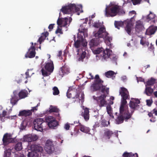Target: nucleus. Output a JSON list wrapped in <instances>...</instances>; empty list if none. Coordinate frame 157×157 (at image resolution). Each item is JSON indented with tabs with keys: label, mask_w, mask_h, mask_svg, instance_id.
<instances>
[{
	"label": "nucleus",
	"mask_w": 157,
	"mask_h": 157,
	"mask_svg": "<svg viewBox=\"0 0 157 157\" xmlns=\"http://www.w3.org/2000/svg\"><path fill=\"white\" fill-rule=\"evenodd\" d=\"M70 128V125L68 124H66L64 126V128L66 130H68Z\"/></svg>",
	"instance_id": "69168bd1"
},
{
	"label": "nucleus",
	"mask_w": 157,
	"mask_h": 157,
	"mask_svg": "<svg viewBox=\"0 0 157 157\" xmlns=\"http://www.w3.org/2000/svg\"><path fill=\"white\" fill-rule=\"evenodd\" d=\"M71 12H77L78 11L80 10V8H82L81 6H76L75 4H71Z\"/></svg>",
	"instance_id": "c756f323"
},
{
	"label": "nucleus",
	"mask_w": 157,
	"mask_h": 157,
	"mask_svg": "<svg viewBox=\"0 0 157 157\" xmlns=\"http://www.w3.org/2000/svg\"><path fill=\"white\" fill-rule=\"evenodd\" d=\"M11 150L8 149L4 151V157H11Z\"/></svg>",
	"instance_id": "ea45409f"
},
{
	"label": "nucleus",
	"mask_w": 157,
	"mask_h": 157,
	"mask_svg": "<svg viewBox=\"0 0 157 157\" xmlns=\"http://www.w3.org/2000/svg\"><path fill=\"white\" fill-rule=\"evenodd\" d=\"M54 147H49L48 145L45 147V150L46 152L49 154H52L54 151Z\"/></svg>",
	"instance_id": "2f4dec72"
},
{
	"label": "nucleus",
	"mask_w": 157,
	"mask_h": 157,
	"mask_svg": "<svg viewBox=\"0 0 157 157\" xmlns=\"http://www.w3.org/2000/svg\"><path fill=\"white\" fill-rule=\"evenodd\" d=\"M132 101H130L129 103V107L131 109L134 110L137 109L139 107L138 104L140 103V101L137 99L132 98Z\"/></svg>",
	"instance_id": "f8f14e48"
},
{
	"label": "nucleus",
	"mask_w": 157,
	"mask_h": 157,
	"mask_svg": "<svg viewBox=\"0 0 157 157\" xmlns=\"http://www.w3.org/2000/svg\"><path fill=\"white\" fill-rule=\"evenodd\" d=\"M27 156L28 157H33L34 156V151H32L31 152H29Z\"/></svg>",
	"instance_id": "4d7b16f0"
},
{
	"label": "nucleus",
	"mask_w": 157,
	"mask_h": 157,
	"mask_svg": "<svg viewBox=\"0 0 157 157\" xmlns=\"http://www.w3.org/2000/svg\"><path fill=\"white\" fill-rule=\"evenodd\" d=\"M18 100L17 98H16L15 96H14L12 97V98L10 99V103H11L13 105L16 104Z\"/></svg>",
	"instance_id": "37998d69"
},
{
	"label": "nucleus",
	"mask_w": 157,
	"mask_h": 157,
	"mask_svg": "<svg viewBox=\"0 0 157 157\" xmlns=\"http://www.w3.org/2000/svg\"><path fill=\"white\" fill-rule=\"evenodd\" d=\"M80 94L77 92L76 90H68L67 93V96L68 98H72L73 99H76L79 97Z\"/></svg>",
	"instance_id": "ddd939ff"
},
{
	"label": "nucleus",
	"mask_w": 157,
	"mask_h": 157,
	"mask_svg": "<svg viewBox=\"0 0 157 157\" xmlns=\"http://www.w3.org/2000/svg\"><path fill=\"white\" fill-rule=\"evenodd\" d=\"M82 115L84 119L86 121H87L89 119V111L87 108H85L84 111L82 113Z\"/></svg>",
	"instance_id": "5701e85b"
},
{
	"label": "nucleus",
	"mask_w": 157,
	"mask_h": 157,
	"mask_svg": "<svg viewBox=\"0 0 157 157\" xmlns=\"http://www.w3.org/2000/svg\"><path fill=\"white\" fill-rule=\"evenodd\" d=\"M102 52V57L104 59L108 58L111 55L112 51L109 49H107L105 50H103L102 48H98L94 51L95 54H97L100 53Z\"/></svg>",
	"instance_id": "9d476101"
},
{
	"label": "nucleus",
	"mask_w": 157,
	"mask_h": 157,
	"mask_svg": "<svg viewBox=\"0 0 157 157\" xmlns=\"http://www.w3.org/2000/svg\"><path fill=\"white\" fill-rule=\"evenodd\" d=\"M78 126L80 130L84 133H88L90 131V129L89 127L85 126L80 123H79Z\"/></svg>",
	"instance_id": "aec40b11"
},
{
	"label": "nucleus",
	"mask_w": 157,
	"mask_h": 157,
	"mask_svg": "<svg viewBox=\"0 0 157 157\" xmlns=\"http://www.w3.org/2000/svg\"><path fill=\"white\" fill-rule=\"evenodd\" d=\"M89 78H88L89 79H93L94 78V76L92 75L91 73H89Z\"/></svg>",
	"instance_id": "e2e57ef3"
},
{
	"label": "nucleus",
	"mask_w": 157,
	"mask_h": 157,
	"mask_svg": "<svg viewBox=\"0 0 157 157\" xmlns=\"http://www.w3.org/2000/svg\"><path fill=\"white\" fill-rule=\"evenodd\" d=\"M147 32L149 31V34L146 33V34L147 35H152L154 34L155 32V28H152L151 29H150L149 30L147 31Z\"/></svg>",
	"instance_id": "8fccbe9b"
},
{
	"label": "nucleus",
	"mask_w": 157,
	"mask_h": 157,
	"mask_svg": "<svg viewBox=\"0 0 157 157\" xmlns=\"http://www.w3.org/2000/svg\"><path fill=\"white\" fill-rule=\"evenodd\" d=\"M32 115V113L29 110H23L19 112L18 114L19 116H24L26 117Z\"/></svg>",
	"instance_id": "412c9836"
},
{
	"label": "nucleus",
	"mask_w": 157,
	"mask_h": 157,
	"mask_svg": "<svg viewBox=\"0 0 157 157\" xmlns=\"http://www.w3.org/2000/svg\"><path fill=\"white\" fill-rule=\"evenodd\" d=\"M34 126L35 129L37 131H42L43 130L44 126L46 125L47 123L44 120L41 118L35 119L33 121Z\"/></svg>",
	"instance_id": "423d86ee"
},
{
	"label": "nucleus",
	"mask_w": 157,
	"mask_h": 157,
	"mask_svg": "<svg viewBox=\"0 0 157 157\" xmlns=\"http://www.w3.org/2000/svg\"><path fill=\"white\" fill-rule=\"evenodd\" d=\"M69 69L66 66H63L61 67L59 71V75L63 77L65 74H68L69 73Z\"/></svg>",
	"instance_id": "6ab92c4d"
},
{
	"label": "nucleus",
	"mask_w": 157,
	"mask_h": 157,
	"mask_svg": "<svg viewBox=\"0 0 157 157\" xmlns=\"http://www.w3.org/2000/svg\"><path fill=\"white\" fill-rule=\"evenodd\" d=\"M106 97V95L104 93L100 96L98 97L94 96L93 98L97 101L98 104L100 107H101L104 106L107 104V101L105 100Z\"/></svg>",
	"instance_id": "6e6552de"
},
{
	"label": "nucleus",
	"mask_w": 157,
	"mask_h": 157,
	"mask_svg": "<svg viewBox=\"0 0 157 157\" xmlns=\"http://www.w3.org/2000/svg\"><path fill=\"white\" fill-rule=\"evenodd\" d=\"M123 157H138V155L137 153L133 154L132 152L128 153L124 152L123 155Z\"/></svg>",
	"instance_id": "7c9ffc66"
},
{
	"label": "nucleus",
	"mask_w": 157,
	"mask_h": 157,
	"mask_svg": "<svg viewBox=\"0 0 157 157\" xmlns=\"http://www.w3.org/2000/svg\"><path fill=\"white\" fill-rule=\"evenodd\" d=\"M31 139L32 141H36L38 139V136L36 135H31Z\"/></svg>",
	"instance_id": "603ef678"
},
{
	"label": "nucleus",
	"mask_w": 157,
	"mask_h": 157,
	"mask_svg": "<svg viewBox=\"0 0 157 157\" xmlns=\"http://www.w3.org/2000/svg\"><path fill=\"white\" fill-rule=\"evenodd\" d=\"M133 4L134 5H136L137 4L140 3L141 0H131Z\"/></svg>",
	"instance_id": "5fc2aeb1"
},
{
	"label": "nucleus",
	"mask_w": 157,
	"mask_h": 157,
	"mask_svg": "<svg viewBox=\"0 0 157 157\" xmlns=\"http://www.w3.org/2000/svg\"><path fill=\"white\" fill-rule=\"evenodd\" d=\"M63 18H60L59 17L57 20V24L59 26L61 27L62 24Z\"/></svg>",
	"instance_id": "3c124183"
},
{
	"label": "nucleus",
	"mask_w": 157,
	"mask_h": 157,
	"mask_svg": "<svg viewBox=\"0 0 157 157\" xmlns=\"http://www.w3.org/2000/svg\"><path fill=\"white\" fill-rule=\"evenodd\" d=\"M44 68L46 70L42 68L41 70V71L42 75L44 76H47L48 74L47 71L52 72L53 71L54 66L52 61L51 62H48L46 63L44 66Z\"/></svg>",
	"instance_id": "1a4fd4ad"
},
{
	"label": "nucleus",
	"mask_w": 157,
	"mask_h": 157,
	"mask_svg": "<svg viewBox=\"0 0 157 157\" xmlns=\"http://www.w3.org/2000/svg\"><path fill=\"white\" fill-rule=\"evenodd\" d=\"M123 25V22L122 21H115L114 22V25L116 28L119 29L120 27Z\"/></svg>",
	"instance_id": "58836bf2"
},
{
	"label": "nucleus",
	"mask_w": 157,
	"mask_h": 157,
	"mask_svg": "<svg viewBox=\"0 0 157 157\" xmlns=\"http://www.w3.org/2000/svg\"><path fill=\"white\" fill-rule=\"evenodd\" d=\"M68 21V18L67 17L63 18L62 24L61 27H65L67 25V22Z\"/></svg>",
	"instance_id": "c03bdc74"
},
{
	"label": "nucleus",
	"mask_w": 157,
	"mask_h": 157,
	"mask_svg": "<svg viewBox=\"0 0 157 157\" xmlns=\"http://www.w3.org/2000/svg\"><path fill=\"white\" fill-rule=\"evenodd\" d=\"M80 56H78L77 57V60L78 61H83V59L86 57V52L85 51H82Z\"/></svg>",
	"instance_id": "f704fd0d"
},
{
	"label": "nucleus",
	"mask_w": 157,
	"mask_h": 157,
	"mask_svg": "<svg viewBox=\"0 0 157 157\" xmlns=\"http://www.w3.org/2000/svg\"><path fill=\"white\" fill-rule=\"evenodd\" d=\"M54 25V24H51L49 25L48 28L49 29L50 31H51L53 29Z\"/></svg>",
	"instance_id": "052dcab7"
},
{
	"label": "nucleus",
	"mask_w": 157,
	"mask_h": 157,
	"mask_svg": "<svg viewBox=\"0 0 157 157\" xmlns=\"http://www.w3.org/2000/svg\"><path fill=\"white\" fill-rule=\"evenodd\" d=\"M74 46L76 48H79L81 45L84 47H85L87 45V42L84 39L82 36H78V39L75 40V38L74 37Z\"/></svg>",
	"instance_id": "9b49d317"
},
{
	"label": "nucleus",
	"mask_w": 157,
	"mask_h": 157,
	"mask_svg": "<svg viewBox=\"0 0 157 157\" xmlns=\"http://www.w3.org/2000/svg\"><path fill=\"white\" fill-rule=\"evenodd\" d=\"M156 79L153 78H151L148 80L146 83V86H150L153 85L155 83Z\"/></svg>",
	"instance_id": "e433bc0d"
},
{
	"label": "nucleus",
	"mask_w": 157,
	"mask_h": 157,
	"mask_svg": "<svg viewBox=\"0 0 157 157\" xmlns=\"http://www.w3.org/2000/svg\"><path fill=\"white\" fill-rule=\"evenodd\" d=\"M100 42L99 39L95 37L90 40L89 43L90 48L98 46Z\"/></svg>",
	"instance_id": "a211bd4d"
},
{
	"label": "nucleus",
	"mask_w": 157,
	"mask_h": 157,
	"mask_svg": "<svg viewBox=\"0 0 157 157\" xmlns=\"http://www.w3.org/2000/svg\"><path fill=\"white\" fill-rule=\"evenodd\" d=\"M102 24L101 22H94L93 25V26L96 28H100L102 27Z\"/></svg>",
	"instance_id": "09e8293b"
},
{
	"label": "nucleus",
	"mask_w": 157,
	"mask_h": 157,
	"mask_svg": "<svg viewBox=\"0 0 157 157\" xmlns=\"http://www.w3.org/2000/svg\"><path fill=\"white\" fill-rule=\"evenodd\" d=\"M3 144L4 145H7L10 143H13L14 142V139L12 138L7 133L5 134L2 139Z\"/></svg>",
	"instance_id": "4468645a"
},
{
	"label": "nucleus",
	"mask_w": 157,
	"mask_h": 157,
	"mask_svg": "<svg viewBox=\"0 0 157 157\" xmlns=\"http://www.w3.org/2000/svg\"><path fill=\"white\" fill-rule=\"evenodd\" d=\"M49 33L48 32H46L42 34L41 36L39 38L37 42H39L40 44L46 38L48 35Z\"/></svg>",
	"instance_id": "cd10ccee"
},
{
	"label": "nucleus",
	"mask_w": 157,
	"mask_h": 157,
	"mask_svg": "<svg viewBox=\"0 0 157 157\" xmlns=\"http://www.w3.org/2000/svg\"><path fill=\"white\" fill-rule=\"evenodd\" d=\"M47 124L50 128L56 129V128L59 125V122L56 119L51 116H49L46 119Z\"/></svg>",
	"instance_id": "0eeeda50"
},
{
	"label": "nucleus",
	"mask_w": 157,
	"mask_h": 157,
	"mask_svg": "<svg viewBox=\"0 0 157 157\" xmlns=\"http://www.w3.org/2000/svg\"><path fill=\"white\" fill-rule=\"evenodd\" d=\"M152 112H153V113H154L155 116H157V109L155 108L152 111Z\"/></svg>",
	"instance_id": "774afa93"
},
{
	"label": "nucleus",
	"mask_w": 157,
	"mask_h": 157,
	"mask_svg": "<svg viewBox=\"0 0 157 157\" xmlns=\"http://www.w3.org/2000/svg\"><path fill=\"white\" fill-rule=\"evenodd\" d=\"M101 123V127H107L110 124L109 121H107L105 119H102Z\"/></svg>",
	"instance_id": "473e14b6"
},
{
	"label": "nucleus",
	"mask_w": 157,
	"mask_h": 157,
	"mask_svg": "<svg viewBox=\"0 0 157 157\" xmlns=\"http://www.w3.org/2000/svg\"><path fill=\"white\" fill-rule=\"evenodd\" d=\"M9 114L7 113V112L5 110H3L2 113L0 114V119L2 122L4 121L5 117L7 118H10V117L8 115Z\"/></svg>",
	"instance_id": "393cba45"
},
{
	"label": "nucleus",
	"mask_w": 157,
	"mask_h": 157,
	"mask_svg": "<svg viewBox=\"0 0 157 157\" xmlns=\"http://www.w3.org/2000/svg\"><path fill=\"white\" fill-rule=\"evenodd\" d=\"M60 11L62 12L63 14H69L71 13V4L68 6L62 7L60 9Z\"/></svg>",
	"instance_id": "f3484780"
},
{
	"label": "nucleus",
	"mask_w": 157,
	"mask_h": 157,
	"mask_svg": "<svg viewBox=\"0 0 157 157\" xmlns=\"http://www.w3.org/2000/svg\"><path fill=\"white\" fill-rule=\"evenodd\" d=\"M62 54V51H60L58 53L57 55V56H58L59 57V59H62V58L61 57Z\"/></svg>",
	"instance_id": "0e129e2a"
},
{
	"label": "nucleus",
	"mask_w": 157,
	"mask_h": 157,
	"mask_svg": "<svg viewBox=\"0 0 157 157\" xmlns=\"http://www.w3.org/2000/svg\"><path fill=\"white\" fill-rule=\"evenodd\" d=\"M115 74V73L113 71H109L105 73V75L107 77L109 78L112 77Z\"/></svg>",
	"instance_id": "4c0bfd02"
},
{
	"label": "nucleus",
	"mask_w": 157,
	"mask_h": 157,
	"mask_svg": "<svg viewBox=\"0 0 157 157\" xmlns=\"http://www.w3.org/2000/svg\"><path fill=\"white\" fill-rule=\"evenodd\" d=\"M155 15L151 11L150 12L149 14L147 16V19L149 20H151L155 18Z\"/></svg>",
	"instance_id": "79ce46f5"
},
{
	"label": "nucleus",
	"mask_w": 157,
	"mask_h": 157,
	"mask_svg": "<svg viewBox=\"0 0 157 157\" xmlns=\"http://www.w3.org/2000/svg\"><path fill=\"white\" fill-rule=\"evenodd\" d=\"M106 109L108 113L110 116L112 118H113L114 117L112 113V109L111 106H107L106 107Z\"/></svg>",
	"instance_id": "a19ab883"
},
{
	"label": "nucleus",
	"mask_w": 157,
	"mask_h": 157,
	"mask_svg": "<svg viewBox=\"0 0 157 157\" xmlns=\"http://www.w3.org/2000/svg\"><path fill=\"white\" fill-rule=\"evenodd\" d=\"M15 150L17 151H21L22 149V143L21 142H18L14 146Z\"/></svg>",
	"instance_id": "c9c22d12"
},
{
	"label": "nucleus",
	"mask_w": 157,
	"mask_h": 157,
	"mask_svg": "<svg viewBox=\"0 0 157 157\" xmlns=\"http://www.w3.org/2000/svg\"><path fill=\"white\" fill-rule=\"evenodd\" d=\"M109 34L106 31L105 28L103 27H100L98 31L94 35L95 37L97 38L98 39L100 38H103L104 39L108 40L109 42L112 40V37L109 36Z\"/></svg>",
	"instance_id": "39448f33"
},
{
	"label": "nucleus",
	"mask_w": 157,
	"mask_h": 157,
	"mask_svg": "<svg viewBox=\"0 0 157 157\" xmlns=\"http://www.w3.org/2000/svg\"><path fill=\"white\" fill-rule=\"evenodd\" d=\"M35 48L33 47H30L28 51L25 55V57L26 58H30L34 57L36 55Z\"/></svg>",
	"instance_id": "2eb2a0df"
},
{
	"label": "nucleus",
	"mask_w": 157,
	"mask_h": 157,
	"mask_svg": "<svg viewBox=\"0 0 157 157\" xmlns=\"http://www.w3.org/2000/svg\"><path fill=\"white\" fill-rule=\"evenodd\" d=\"M53 94L54 95H58L59 93V90L58 88L56 86H54L53 88Z\"/></svg>",
	"instance_id": "49530a36"
},
{
	"label": "nucleus",
	"mask_w": 157,
	"mask_h": 157,
	"mask_svg": "<svg viewBox=\"0 0 157 157\" xmlns=\"http://www.w3.org/2000/svg\"><path fill=\"white\" fill-rule=\"evenodd\" d=\"M119 114L115 120V123L117 124H120L124 122V120H128L132 117L134 111H131L129 113L128 108L120 107Z\"/></svg>",
	"instance_id": "f03ea898"
},
{
	"label": "nucleus",
	"mask_w": 157,
	"mask_h": 157,
	"mask_svg": "<svg viewBox=\"0 0 157 157\" xmlns=\"http://www.w3.org/2000/svg\"><path fill=\"white\" fill-rule=\"evenodd\" d=\"M121 6L115 5L106 6L105 10V15L107 17H113L117 15L120 10Z\"/></svg>",
	"instance_id": "20e7f679"
},
{
	"label": "nucleus",
	"mask_w": 157,
	"mask_h": 157,
	"mask_svg": "<svg viewBox=\"0 0 157 157\" xmlns=\"http://www.w3.org/2000/svg\"><path fill=\"white\" fill-rule=\"evenodd\" d=\"M28 92L26 90H22L19 93L18 95L21 99L27 97Z\"/></svg>",
	"instance_id": "bb28decb"
},
{
	"label": "nucleus",
	"mask_w": 157,
	"mask_h": 157,
	"mask_svg": "<svg viewBox=\"0 0 157 157\" xmlns=\"http://www.w3.org/2000/svg\"><path fill=\"white\" fill-rule=\"evenodd\" d=\"M146 88L144 91L145 93L148 96H150L153 92V89L151 87H147L145 85Z\"/></svg>",
	"instance_id": "c85d7f7f"
},
{
	"label": "nucleus",
	"mask_w": 157,
	"mask_h": 157,
	"mask_svg": "<svg viewBox=\"0 0 157 157\" xmlns=\"http://www.w3.org/2000/svg\"><path fill=\"white\" fill-rule=\"evenodd\" d=\"M150 121L152 122H155L156 121V118L155 117L153 116L151 119L150 120Z\"/></svg>",
	"instance_id": "338daca9"
},
{
	"label": "nucleus",
	"mask_w": 157,
	"mask_h": 157,
	"mask_svg": "<svg viewBox=\"0 0 157 157\" xmlns=\"http://www.w3.org/2000/svg\"><path fill=\"white\" fill-rule=\"evenodd\" d=\"M125 23L126 25L125 28V30L129 35H130L132 27V23L131 21H126Z\"/></svg>",
	"instance_id": "4be33fe9"
},
{
	"label": "nucleus",
	"mask_w": 157,
	"mask_h": 157,
	"mask_svg": "<svg viewBox=\"0 0 157 157\" xmlns=\"http://www.w3.org/2000/svg\"><path fill=\"white\" fill-rule=\"evenodd\" d=\"M31 151L35 152L36 153L41 152L43 151V147L39 144H33L30 147Z\"/></svg>",
	"instance_id": "dca6fc26"
},
{
	"label": "nucleus",
	"mask_w": 157,
	"mask_h": 157,
	"mask_svg": "<svg viewBox=\"0 0 157 157\" xmlns=\"http://www.w3.org/2000/svg\"><path fill=\"white\" fill-rule=\"evenodd\" d=\"M38 106V104L36 106L32 107V109H31L29 110L30 112L32 113V114L33 112H34V111L37 110V107Z\"/></svg>",
	"instance_id": "864d4df0"
},
{
	"label": "nucleus",
	"mask_w": 157,
	"mask_h": 157,
	"mask_svg": "<svg viewBox=\"0 0 157 157\" xmlns=\"http://www.w3.org/2000/svg\"><path fill=\"white\" fill-rule=\"evenodd\" d=\"M24 140L27 142H31L32 141L31 136L26 135L24 136L23 138Z\"/></svg>",
	"instance_id": "de8ad7c7"
},
{
	"label": "nucleus",
	"mask_w": 157,
	"mask_h": 157,
	"mask_svg": "<svg viewBox=\"0 0 157 157\" xmlns=\"http://www.w3.org/2000/svg\"><path fill=\"white\" fill-rule=\"evenodd\" d=\"M146 101L147 105L149 106H150L152 103V100H147Z\"/></svg>",
	"instance_id": "6e6d98bb"
},
{
	"label": "nucleus",
	"mask_w": 157,
	"mask_h": 157,
	"mask_svg": "<svg viewBox=\"0 0 157 157\" xmlns=\"http://www.w3.org/2000/svg\"><path fill=\"white\" fill-rule=\"evenodd\" d=\"M113 134V132L110 130L106 129L105 130L104 132V136L107 139H109Z\"/></svg>",
	"instance_id": "a878e982"
},
{
	"label": "nucleus",
	"mask_w": 157,
	"mask_h": 157,
	"mask_svg": "<svg viewBox=\"0 0 157 157\" xmlns=\"http://www.w3.org/2000/svg\"><path fill=\"white\" fill-rule=\"evenodd\" d=\"M100 126V124L98 122H97L95 123V124L94 125V128H97V127H98Z\"/></svg>",
	"instance_id": "680f3d73"
},
{
	"label": "nucleus",
	"mask_w": 157,
	"mask_h": 157,
	"mask_svg": "<svg viewBox=\"0 0 157 157\" xmlns=\"http://www.w3.org/2000/svg\"><path fill=\"white\" fill-rule=\"evenodd\" d=\"M55 33L56 34L60 33L61 34H62L63 33L61 29L60 28L59 26L58 27L57 29L56 30Z\"/></svg>",
	"instance_id": "13d9d810"
},
{
	"label": "nucleus",
	"mask_w": 157,
	"mask_h": 157,
	"mask_svg": "<svg viewBox=\"0 0 157 157\" xmlns=\"http://www.w3.org/2000/svg\"><path fill=\"white\" fill-rule=\"evenodd\" d=\"M104 81L99 77L98 75H95L94 80L90 86L91 89L94 92L100 91L103 93L108 94L109 89L103 85Z\"/></svg>",
	"instance_id": "f257e3e1"
},
{
	"label": "nucleus",
	"mask_w": 157,
	"mask_h": 157,
	"mask_svg": "<svg viewBox=\"0 0 157 157\" xmlns=\"http://www.w3.org/2000/svg\"><path fill=\"white\" fill-rule=\"evenodd\" d=\"M119 95L121 96V104L120 106L122 107L128 108L126 105L127 100H129L130 95L128 90L124 87H121L119 91Z\"/></svg>",
	"instance_id": "7ed1b4c3"
},
{
	"label": "nucleus",
	"mask_w": 157,
	"mask_h": 157,
	"mask_svg": "<svg viewBox=\"0 0 157 157\" xmlns=\"http://www.w3.org/2000/svg\"><path fill=\"white\" fill-rule=\"evenodd\" d=\"M59 109L57 107L52 105L50 106L48 111L49 113L55 112L58 113L57 114H56V116L59 117L60 115L59 113Z\"/></svg>",
	"instance_id": "b1692460"
},
{
	"label": "nucleus",
	"mask_w": 157,
	"mask_h": 157,
	"mask_svg": "<svg viewBox=\"0 0 157 157\" xmlns=\"http://www.w3.org/2000/svg\"><path fill=\"white\" fill-rule=\"evenodd\" d=\"M31 70H29V69H28V71H26L25 72V75H26V77L25 78L26 79H27L28 78H30V76L29 75V71H31Z\"/></svg>",
	"instance_id": "bf43d9fd"
},
{
	"label": "nucleus",
	"mask_w": 157,
	"mask_h": 157,
	"mask_svg": "<svg viewBox=\"0 0 157 157\" xmlns=\"http://www.w3.org/2000/svg\"><path fill=\"white\" fill-rule=\"evenodd\" d=\"M143 26L142 23L141 21L139 20L136 21L135 26L136 29L140 30L142 29Z\"/></svg>",
	"instance_id": "72a5a7b5"
},
{
	"label": "nucleus",
	"mask_w": 157,
	"mask_h": 157,
	"mask_svg": "<svg viewBox=\"0 0 157 157\" xmlns=\"http://www.w3.org/2000/svg\"><path fill=\"white\" fill-rule=\"evenodd\" d=\"M48 145L49 147H54V146L53 142L50 140H47L45 144V146H47Z\"/></svg>",
	"instance_id": "a18cd8bd"
}]
</instances>
